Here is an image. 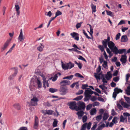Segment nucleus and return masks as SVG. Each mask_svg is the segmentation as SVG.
I'll return each mask as SVG.
<instances>
[{
    "label": "nucleus",
    "mask_w": 130,
    "mask_h": 130,
    "mask_svg": "<svg viewBox=\"0 0 130 130\" xmlns=\"http://www.w3.org/2000/svg\"><path fill=\"white\" fill-rule=\"evenodd\" d=\"M74 77V75H71L70 76H67L66 77H65L63 78V79H68L69 80H71Z\"/></svg>",
    "instance_id": "obj_32"
},
{
    "label": "nucleus",
    "mask_w": 130,
    "mask_h": 130,
    "mask_svg": "<svg viewBox=\"0 0 130 130\" xmlns=\"http://www.w3.org/2000/svg\"><path fill=\"white\" fill-rule=\"evenodd\" d=\"M45 15L49 17H51L52 15V13L51 11H49L47 12V14H46V13H45Z\"/></svg>",
    "instance_id": "obj_56"
},
{
    "label": "nucleus",
    "mask_w": 130,
    "mask_h": 130,
    "mask_svg": "<svg viewBox=\"0 0 130 130\" xmlns=\"http://www.w3.org/2000/svg\"><path fill=\"white\" fill-rule=\"evenodd\" d=\"M120 79L119 77V76H116L115 77H114L113 78V80L115 82H117Z\"/></svg>",
    "instance_id": "obj_46"
},
{
    "label": "nucleus",
    "mask_w": 130,
    "mask_h": 130,
    "mask_svg": "<svg viewBox=\"0 0 130 130\" xmlns=\"http://www.w3.org/2000/svg\"><path fill=\"white\" fill-rule=\"evenodd\" d=\"M83 95H80L76 97V98L73 99V100L76 101H79L81 100L83 98Z\"/></svg>",
    "instance_id": "obj_30"
},
{
    "label": "nucleus",
    "mask_w": 130,
    "mask_h": 130,
    "mask_svg": "<svg viewBox=\"0 0 130 130\" xmlns=\"http://www.w3.org/2000/svg\"><path fill=\"white\" fill-rule=\"evenodd\" d=\"M74 75L76 77H78L80 78H84V76L79 73H75L74 74Z\"/></svg>",
    "instance_id": "obj_36"
},
{
    "label": "nucleus",
    "mask_w": 130,
    "mask_h": 130,
    "mask_svg": "<svg viewBox=\"0 0 130 130\" xmlns=\"http://www.w3.org/2000/svg\"><path fill=\"white\" fill-rule=\"evenodd\" d=\"M108 47L111 50L112 52H113L115 50V48L117 47L115 45V44L112 41H109L108 43Z\"/></svg>",
    "instance_id": "obj_10"
},
{
    "label": "nucleus",
    "mask_w": 130,
    "mask_h": 130,
    "mask_svg": "<svg viewBox=\"0 0 130 130\" xmlns=\"http://www.w3.org/2000/svg\"><path fill=\"white\" fill-rule=\"evenodd\" d=\"M126 50L125 49L118 50L117 47H116L115 50L113 52L116 55L118 54H122L126 52Z\"/></svg>",
    "instance_id": "obj_9"
},
{
    "label": "nucleus",
    "mask_w": 130,
    "mask_h": 130,
    "mask_svg": "<svg viewBox=\"0 0 130 130\" xmlns=\"http://www.w3.org/2000/svg\"><path fill=\"white\" fill-rule=\"evenodd\" d=\"M45 111L46 112L44 113V115H52L53 113L54 112V111L53 110H46Z\"/></svg>",
    "instance_id": "obj_23"
},
{
    "label": "nucleus",
    "mask_w": 130,
    "mask_h": 130,
    "mask_svg": "<svg viewBox=\"0 0 130 130\" xmlns=\"http://www.w3.org/2000/svg\"><path fill=\"white\" fill-rule=\"evenodd\" d=\"M43 47L41 46H39L37 48V50L40 52H42L43 50Z\"/></svg>",
    "instance_id": "obj_45"
},
{
    "label": "nucleus",
    "mask_w": 130,
    "mask_h": 130,
    "mask_svg": "<svg viewBox=\"0 0 130 130\" xmlns=\"http://www.w3.org/2000/svg\"><path fill=\"white\" fill-rule=\"evenodd\" d=\"M117 106L118 108L120 110H121L123 109V108L122 106L119 103H117Z\"/></svg>",
    "instance_id": "obj_40"
},
{
    "label": "nucleus",
    "mask_w": 130,
    "mask_h": 130,
    "mask_svg": "<svg viewBox=\"0 0 130 130\" xmlns=\"http://www.w3.org/2000/svg\"><path fill=\"white\" fill-rule=\"evenodd\" d=\"M91 6L92 9V12H95L96 11V6L94 5L93 3H92L91 5Z\"/></svg>",
    "instance_id": "obj_25"
},
{
    "label": "nucleus",
    "mask_w": 130,
    "mask_h": 130,
    "mask_svg": "<svg viewBox=\"0 0 130 130\" xmlns=\"http://www.w3.org/2000/svg\"><path fill=\"white\" fill-rule=\"evenodd\" d=\"M118 71L117 70L114 71L113 74V76H116L118 75Z\"/></svg>",
    "instance_id": "obj_55"
},
{
    "label": "nucleus",
    "mask_w": 130,
    "mask_h": 130,
    "mask_svg": "<svg viewBox=\"0 0 130 130\" xmlns=\"http://www.w3.org/2000/svg\"><path fill=\"white\" fill-rule=\"evenodd\" d=\"M102 115H100L97 116L96 117V120L97 121H99L102 119Z\"/></svg>",
    "instance_id": "obj_34"
},
{
    "label": "nucleus",
    "mask_w": 130,
    "mask_h": 130,
    "mask_svg": "<svg viewBox=\"0 0 130 130\" xmlns=\"http://www.w3.org/2000/svg\"><path fill=\"white\" fill-rule=\"evenodd\" d=\"M104 112V110L103 109H101L99 110V112L100 115H102Z\"/></svg>",
    "instance_id": "obj_59"
},
{
    "label": "nucleus",
    "mask_w": 130,
    "mask_h": 130,
    "mask_svg": "<svg viewBox=\"0 0 130 130\" xmlns=\"http://www.w3.org/2000/svg\"><path fill=\"white\" fill-rule=\"evenodd\" d=\"M103 62L104 63L102 64V66L104 68H106L107 67V62L105 60Z\"/></svg>",
    "instance_id": "obj_54"
},
{
    "label": "nucleus",
    "mask_w": 130,
    "mask_h": 130,
    "mask_svg": "<svg viewBox=\"0 0 130 130\" xmlns=\"http://www.w3.org/2000/svg\"><path fill=\"white\" fill-rule=\"evenodd\" d=\"M70 35L73 38H74L75 40L78 41L79 40V34L76 32H73L71 33Z\"/></svg>",
    "instance_id": "obj_13"
},
{
    "label": "nucleus",
    "mask_w": 130,
    "mask_h": 130,
    "mask_svg": "<svg viewBox=\"0 0 130 130\" xmlns=\"http://www.w3.org/2000/svg\"><path fill=\"white\" fill-rule=\"evenodd\" d=\"M34 79L32 78L30 81V85L29 86V88L30 90L31 91L32 89L35 87V86L34 85L35 82L37 84L38 88H40L42 87V83L38 78H36L34 80H33Z\"/></svg>",
    "instance_id": "obj_1"
},
{
    "label": "nucleus",
    "mask_w": 130,
    "mask_h": 130,
    "mask_svg": "<svg viewBox=\"0 0 130 130\" xmlns=\"http://www.w3.org/2000/svg\"><path fill=\"white\" fill-rule=\"evenodd\" d=\"M11 40H7V41L4 43L3 46L1 48V52H3L8 47L9 45Z\"/></svg>",
    "instance_id": "obj_11"
},
{
    "label": "nucleus",
    "mask_w": 130,
    "mask_h": 130,
    "mask_svg": "<svg viewBox=\"0 0 130 130\" xmlns=\"http://www.w3.org/2000/svg\"><path fill=\"white\" fill-rule=\"evenodd\" d=\"M111 71H109L107 73V74H105V77L108 80H109L112 77V75L111 73Z\"/></svg>",
    "instance_id": "obj_17"
},
{
    "label": "nucleus",
    "mask_w": 130,
    "mask_h": 130,
    "mask_svg": "<svg viewBox=\"0 0 130 130\" xmlns=\"http://www.w3.org/2000/svg\"><path fill=\"white\" fill-rule=\"evenodd\" d=\"M90 100L94 102L97 100V98L95 96H94L91 98Z\"/></svg>",
    "instance_id": "obj_61"
},
{
    "label": "nucleus",
    "mask_w": 130,
    "mask_h": 130,
    "mask_svg": "<svg viewBox=\"0 0 130 130\" xmlns=\"http://www.w3.org/2000/svg\"><path fill=\"white\" fill-rule=\"evenodd\" d=\"M68 91V88L67 86H64V85L61 86L59 90L60 94L62 95H65L67 93Z\"/></svg>",
    "instance_id": "obj_4"
},
{
    "label": "nucleus",
    "mask_w": 130,
    "mask_h": 130,
    "mask_svg": "<svg viewBox=\"0 0 130 130\" xmlns=\"http://www.w3.org/2000/svg\"><path fill=\"white\" fill-rule=\"evenodd\" d=\"M13 106L15 109L18 110H19L20 109V106L18 103H16L14 104Z\"/></svg>",
    "instance_id": "obj_26"
},
{
    "label": "nucleus",
    "mask_w": 130,
    "mask_h": 130,
    "mask_svg": "<svg viewBox=\"0 0 130 130\" xmlns=\"http://www.w3.org/2000/svg\"><path fill=\"white\" fill-rule=\"evenodd\" d=\"M82 22H80L79 23H78L76 25V27L77 29H78L80 28L81 26Z\"/></svg>",
    "instance_id": "obj_49"
},
{
    "label": "nucleus",
    "mask_w": 130,
    "mask_h": 130,
    "mask_svg": "<svg viewBox=\"0 0 130 130\" xmlns=\"http://www.w3.org/2000/svg\"><path fill=\"white\" fill-rule=\"evenodd\" d=\"M83 110H80V111H78L76 113V114L78 116V118L79 119H81L82 117L84 115L85 113V112Z\"/></svg>",
    "instance_id": "obj_15"
},
{
    "label": "nucleus",
    "mask_w": 130,
    "mask_h": 130,
    "mask_svg": "<svg viewBox=\"0 0 130 130\" xmlns=\"http://www.w3.org/2000/svg\"><path fill=\"white\" fill-rule=\"evenodd\" d=\"M87 117L86 115L84 116L82 118V120L83 122L84 123L87 120Z\"/></svg>",
    "instance_id": "obj_41"
},
{
    "label": "nucleus",
    "mask_w": 130,
    "mask_h": 130,
    "mask_svg": "<svg viewBox=\"0 0 130 130\" xmlns=\"http://www.w3.org/2000/svg\"><path fill=\"white\" fill-rule=\"evenodd\" d=\"M102 43L103 45H108V42L105 39L102 41Z\"/></svg>",
    "instance_id": "obj_44"
},
{
    "label": "nucleus",
    "mask_w": 130,
    "mask_h": 130,
    "mask_svg": "<svg viewBox=\"0 0 130 130\" xmlns=\"http://www.w3.org/2000/svg\"><path fill=\"white\" fill-rule=\"evenodd\" d=\"M88 86L87 84H84L82 85V88L84 90L87 89V88H86L88 87Z\"/></svg>",
    "instance_id": "obj_52"
},
{
    "label": "nucleus",
    "mask_w": 130,
    "mask_h": 130,
    "mask_svg": "<svg viewBox=\"0 0 130 130\" xmlns=\"http://www.w3.org/2000/svg\"><path fill=\"white\" fill-rule=\"evenodd\" d=\"M119 119V118L115 117L112 120V122L115 124H116L118 122L117 120Z\"/></svg>",
    "instance_id": "obj_31"
},
{
    "label": "nucleus",
    "mask_w": 130,
    "mask_h": 130,
    "mask_svg": "<svg viewBox=\"0 0 130 130\" xmlns=\"http://www.w3.org/2000/svg\"><path fill=\"white\" fill-rule=\"evenodd\" d=\"M92 123L91 122H90L88 123H85L83 124L80 130H86V128L88 130H89L91 126Z\"/></svg>",
    "instance_id": "obj_6"
},
{
    "label": "nucleus",
    "mask_w": 130,
    "mask_h": 130,
    "mask_svg": "<svg viewBox=\"0 0 130 130\" xmlns=\"http://www.w3.org/2000/svg\"><path fill=\"white\" fill-rule=\"evenodd\" d=\"M120 121L121 122H123L125 121V119L122 115H121L120 117Z\"/></svg>",
    "instance_id": "obj_47"
},
{
    "label": "nucleus",
    "mask_w": 130,
    "mask_h": 130,
    "mask_svg": "<svg viewBox=\"0 0 130 130\" xmlns=\"http://www.w3.org/2000/svg\"><path fill=\"white\" fill-rule=\"evenodd\" d=\"M124 97L125 100L127 102V103L129 104H130V98L126 96L125 95H124Z\"/></svg>",
    "instance_id": "obj_35"
},
{
    "label": "nucleus",
    "mask_w": 130,
    "mask_h": 130,
    "mask_svg": "<svg viewBox=\"0 0 130 130\" xmlns=\"http://www.w3.org/2000/svg\"><path fill=\"white\" fill-rule=\"evenodd\" d=\"M99 104V103L98 102H95L93 103L92 104V105L93 107H94L95 106H98Z\"/></svg>",
    "instance_id": "obj_58"
},
{
    "label": "nucleus",
    "mask_w": 130,
    "mask_h": 130,
    "mask_svg": "<svg viewBox=\"0 0 130 130\" xmlns=\"http://www.w3.org/2000/svg\"><path fill=\"white\" fill-rule=\"evenodd\" d=\"M58 122V121H57L56 120H54L53 123V126L54 127L57 126Z\"/></svg>",
    "instance_id": "obj_43"
},
{
    "label": "nucleus",
    "mask_w": 130,
    "mask_h": 130,
    "mask_svg": "<svg viewBox=\"0 0 130 130\" xmlns=\"http://www.w3.org/2000/svg\"><path fill=\"white\" fill-rule=\"evenodd\" d=\"M125 23L124 20H121L120 22L119 23L118 25H121L123 24H125Z\"/></svg>",
    "instance_id": "obj_63"
},
{
    "label": "nucleus",
    "mask_w": 130,
    "mask_h": 130,
    "mask_svg": "<svg viewBox=\"0 0 130 130\" xmlns=\"http://www.w3.org/2000/svg\"><path fill=\"white\" fill-rule=\"evenodd\" d=\"M123 115L124 117L125 116L127 117L128 116L129 117L130 116V114L128 112H124L123 113Z\"/></svg>",
    "instance_id": "obj_60"
},
{
    "label": "nucleus",
    "mask_w": 130,
    "mask_h": 130,
    "mask_svg": "<svg viewBox=\"0 0 130 130\" xmlns=\"http://www.w3.org/2000/svg\"><path fill=\"white\" fill-rule=\"evenodd\" d=\"M84 92V91L82 90H79L78 92L76 93V95H78L82 94Z\"/></svg>",
    "instance_id": "obj_62"
},
{
    "label": "nucleus",
    "mask_w": 130,
    "mask_h": 130,
    "mask_svg": "<svg viewBox=\"0 0 130 130\" xmlns=\"http://www.w3.org/2000/svg\"><path fill=\"white\" fill-rule=\"evenodd\" d=\"M39 120L38 117L35 116V122L34 124L33 128L34 129L37 130L39 129Z\"/></svg>",
    "instance_id": "obj_8"
},
{
    "label": "nucleus",
    "mask_w": 130,
    "mask_h": 130,
    "mask_svg": "<svg viewBox=\"0 0 130 130\" xmlns=\"http://www.w3.org/2000/svg\"><path fill=\"white\" fill-rule=\"evenodd\" d=\"M62 14V13L60 11L58 10L56 12L55 16H56V17H57L58 16H59L61 15Z\"/></svg>",
    "instance_id": "obj_39"
},
{
    "label": "nucleus",
    "mask_w": 130,
    "mask_h": 130,
    "mask_svg": "<svg viewBox=\"0 0 130 130\" xmlns=\"http://www.w3.org/2000/svg\"><path fill=\"white\" fill-rule=\"evenodd\" d=\"M103 74L102 72L99 73H95L94 76L97 80L98 79L100 80L101 78L100 76L102 75Z\"/></svg>",
    "instance_id": "obj_19"
},
{
    "label": "nucleus",
    "mask_w": 130,
    "mask_h": 130,
    "mask_svg": "<svg viewBox=\"0 0 130 130\" xmlns=\"http://www.w3.org/2000/svg\"><path fill=\"white\" fill-rule=\"evenodd\" d=\"M107 14L112 17H114V13L109 10H106Z\"/></svg>",
    "instance_id": "obj_28"
},
{
    "label": "nucleus",
    "mask_w": 130,
    "mask_h": 130,
    "mask_svg": "<svg viewBox=\"0 0 130 130\" xmlns=\"http://www.w3.org/2000/svg\"><path fill=\"white\" fill-rule=\"evenodd\" d=\"M70 84V82L68 80H63L61 81L60 83V85L61 86L62 85H64V86H66V85H69Z\"/></svg>",
    "instance_id": "obj_16"
},
{
    "label": "nucleus",
    "mask_w": 130,
    "mask_h": 130,
    "mask_svg": "<svg viewBox=\"0 0 130 130\" xmlns=\"http://www.w3.org/2000/svg\"><path fill=\"white\" fill-rule=\"evenodd\" d=\"M79 57L78 58V59H79L82 60L85 62H86V60L82 56L79 55Z\"/></svg>",
    "instance_id": "obj_51"
},
{
    "label": "nucleus",
    "mask_w": 130,
    "mask_h": 130,
    "mask_svg": "<svg viewBox=\"0 0 130 130\" xmlns=\"http://www.w3.org/2000/svg\"><path fill=\"white\" fill-rule=\"evenodd\" d=\"M127 56L125 55H123L121 56V58L120 60L122 62V63L124 64L126 63L127 60Z\"/></svg>",
    "instance_id": "obj_14"
},
{
    "label": "nucleus",
    "mask_w": 130,
    "mask_h": 130,
    "mask_svg": "<svg viewBox=\"0 0 130 130\" xmlns=\"http://www.w3.org/2000/svg\"><path fill=\"white\" fill-rule=\"evenodd\" d=\"M111 115L113 116L116 115V112L113 109H112L111 111Z\"/></svg>",
    "instance_id": "obj_64"
},
{
    "label": "nucleus",
    "mask_w": 130,
    "mask_h": 130,
    "mask_svg": "<svg viewBox=\"0 0 130 130\" xmlns=\"http://www.w3.org/2000/svg\"><path fill=\"white\" fill-rule=\"evenodd\" d=\"M105 127L106 125L105 124L103 123L101 125L99 126L96 130H102L103 128Z\"/></svg>",
    "instance_id": "obj_22"
},
{
    "label": "nucleus",
    "mask_w": 130,
    "mask_h": 130,
    "mask_svg": "<svg viewBox=\"0 0 130 130\" xmlns=\"http://www.w3.org/2000/svg\"><path fill=\"white\" fill-rule=\"evenodd\" d=\"M18 39L21 42H23L24 40V38L23 37L22 29H21L20 30V32Z\"/></svg>",
    "instance_id": "obj_20"
},
{
    "label": "nucleus",
    "mask_w": 130,
    "mask_h": 130,
    "mask_svg": "<svg viewBox=\"0 0 130 130\" xmlns=\"http://www.w3.org/2000/svg\"><path fill=\"white\" fill-rule=\"evenodd\" d=\"M94 123L95 124L91 128V130H95L96 128V127L97 124V123L96 122H94Z\"/></svg>",
    "instance_id": "obj_42"
},
{
    "label": "nucleus",
    "mask_w": 130,
    "mask_h": 130,
    "mask_svg": "<svg viewBox=\"0 0 130 130\" xmlns=\"http://www.w3.org/2000/svg\"><path fill=\"white\" fill-rule=\"evenodd\" d=\"M39 101L38 99L35 96H34L33 98L31 99L30 103L32 106H35L38 105L37 102Z\"/></svg>",
    "instance_id": "obj_7"
},
{
    "label": "nucleus",
    "mask_w": 130,
    "mask_h": 130,
    "mask_svg": "<svg viewBox=\"0 0 130 130\" xmlns=\"http://www.w3.org/2000/svg\"><path fill=\"white\" fill-rule=\"evenodd\" d=\"M96 109L95 108H94L91 109L90 112V114L91 115H94L95 113H96Z\"/></svg>",
    "instance_id": "obj_27"
},
{
    "label": "nucleus",
    "mask_w": 130,
    "mask_h": 130,
    "mask_svg": "<svg viewBox=\"0 0 130 130\" xmlns=\"http://www.w3.org/2000/svg\"><path fill=\"white\" fill-rule=\"evenodd\" d=\"M14 69V74L10 75L8 79H9L11 80L13 79L14 77L16 75L18 72V70L17 68L14 67L11 68V69Z\"/></svg>",
    "instance_id": "obj_12"
},
{
    "label": "nucleus",
    "mask_w": 130,
    "mask_h": 130,
    "mask_svg": "<svg viewBox=\"0 0 130 130\" xmlns=\"http://www.w3.org/2000/svg\"><path fill=\"white\" fill-rule=\"evenodd\" d=\"M128 39L127 36L126 35L122 36L121 39V42H125L128 41Z\"/></svg>",
    "instance_id": "obj_18"
},
{
    "label": "nucleus",
    "mask_w": 130,
    "mask_h": 130,
    "mask_svg": "<svg viewBox=\"0 0 130 130\" xmlns=\"http://www.w3.org/2000/svg\"><path fill=\"white\" fill-rule=\"evenodd\" d=\"M101 70V66L100 65H99L98 67L96 69V73H98L100 72Z\"/></svg>",
    "instance_id": "obj_50"
},
{
    "label": "nucleus",
    "mask_w": 130,
    "mask_h": 130,
    "mask_svg": "<svg viewBox=\"0 0 130 130\" xmlns=\"http://www.w3.org/2000/svg\"><path fill=\"white\" fill-rule=\"evenodd\" d=\"M121 35L120 33L118 34L116 36V39L117 40L119 39Z\"/></svg>",
    "instance_id": "obj_53"
},
{
    "label": "nucleus",
    "mask_w": 130,
    "mask_h": 130,
    "mask_svg": "<svg viewBox=\"0 0 130 130\" xmlns=\"http://www.w3.org/2000/svg\"><path fill=\"white\" fill-rule=\"evenodd\" d=\"M98 47L100 49L102 52H103L104 51V48L103 46V45H99L98 46Z\"/></svg>",
    "instance_id": "obj_37"
},
{
    "label": "nucleus",
    "mask_w": 130,
    "mask_h": 130,
    "mask_svg": "<svg viewBox=\"0 0 130 130\" xmlns=\"http://www.w3.org/2000/svg\"><path fill=\"white\" fill-rule=\"evenodd\" d=\"M83 34H84L85 36H86V38H87L89 39H91V38L90 37H89L88 36L85 30L84 29L83 30Z\"/></svg>",
    "instance_id": "obj_38"
},
{
    "label": "nucleus",
    "mask_w": 130,
    "mask_h": 130,
    "mask_svg": "<svg viewBox=\"0 0 130 130\" xmlns=\"http://www.w3.org/2000/svg\"><path fill=\"white\" fill-rule=\"evenodd\" d=\"M77 103L75 101H72L68 102L67 105L69 106V108L71 110H75L76 111L77 108Z\"/></svg>",
    "instance_id": "obj_5"
},
{
    "label": "nucleus",
    "mask_w": 130,
    "mask_h": 130,
    "mask_svg": "<svg viewBox=\"0 0 130 130\" xmlns=\"http://www.w3.org/2000/svg\"><path fill=\"white\" fill-rule=\"evenodd\" d=\"M18 130H28L27 128L26 127H22Z\"/></svg>",
    "instance_id": "obj_57"
},
{
    "label": "nucleus",
    "mask_w": 130,
    "mask_h": 130,
    "mask_svg": "<svg viewBox=\"0 0 130 130\" xmlns=\"http://www.w3.org/2000/svg\"><path fill=\"white\" fill-rule=\"evenodd\" d=\"M58 77V76L57 75V74H55L54 76V77H51L49 78V79H52L53 81L54 82L57 80Z\"/></svg>",
    "instance_id": "obj_33"
},
{
    "label": "nucleus",
    "mask_w": 130,
    "mask_h": 130,
    "mask_svg": "<svg viewBox=\"0 0 130 130\" xmlns=\"http://www.w3.org/2000/svg\"><path fill=\"white\" fill-rule=\"evenodd\" d=\"M77 104L76 111L85 110L86 105L84 102L81 101H79L77 102Z\"/></svg>",
    "instance_id": "obj_2"
},
{
    "label": "nucleus",
    "mask_w": 130,
    "mask_h": 130,
    "mask_svg": "<svg viewBox=\"0 0 130 130\" xmlns=\"http://www.w3.org/2000/svg\"><path fill=\"white\" fill-rule=\"evenodd\" d=\"M114 92H115L116 93L118 94L120 92H121L122 93L123 92L122 90H121L120 89L118 88V87L114 89Z\"/></svg>",
    "instance_id": "obj_21"
},
{
    "label": "nucleus",
    "mask_w": 130,
    "mask_h": 130,
    "mask_svg": "<svg viewBox=\"0 0 130 130\" xmlns=\"http://www.w3.org/2000/svg\"><path fill=\"white\" fill-rule=\"evenodd\" d=\"M74 66V64L72 63L71 62H69V63H63L62 64V67L63 69L64 70L70 69L73 67Z\"/></svg>",
    "instance_id": "obj_3"
},
{
    "label": "nucleus",
    "mask_w": 130,
    "mask_h": 130,
    "mask_svg": "<svg viewBox=\"0 0 130 130\" xmlns=\"http://www.w3.org/2000/svg\"><path fill=\"white\" fill-rule=\"evenodd\" d=\"M109 117V115L107 113L105 112L104 115L103 117V120L105 121L107 120Z\"/></svg>",
    "instance_id": "obj_24"
},
{
    "label": "nucleus",
    "mask_w": 130,
    "mask_h": 130,
    "mask_svg": "<svg viewBox=\"0 0 130 130\" xmlns=\"http://www.w3.org/2000/svg\"><path fill=\"white\" fill-rule=\"evenodd\" d=\"M92 107V105L91 104H90L88 105L86 109L87 110H89Z\"/></svg>",
    "instance_id": "obj_48"
},
{
    "label": "nucleus",
    "mask_w": 130,
    "mask_h": 130,
    "mask_svg": "<svg viewBox=\"0 0 130 130\" xmlns=\"http://www.w3.org/2000/svg\"><path fill=\"white\" fill-rule=\"evenodd\" d=\"M58 91L57 89L56 88H50L49 89V91L52 93L57 92Z\"/></svg>",
    "instance_id": "obj_29"
}]
</instances>
